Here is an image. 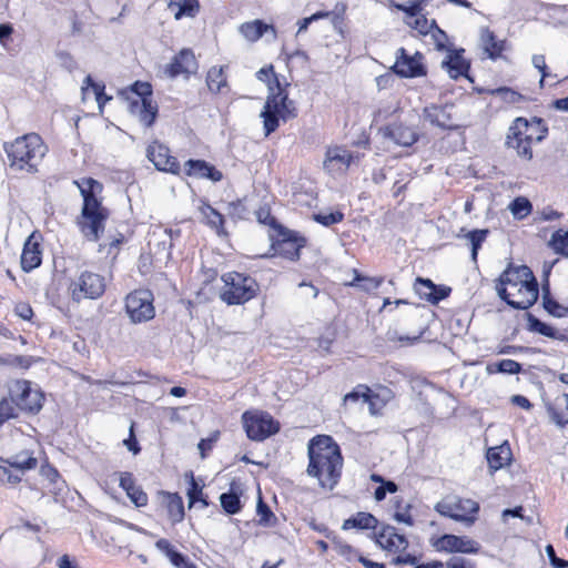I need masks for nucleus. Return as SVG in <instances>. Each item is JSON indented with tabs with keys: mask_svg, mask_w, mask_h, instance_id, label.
<instances>
[{
	"mask_svg": "<svg viewBox=\"0 0 568 568\" xmlns=\"http://www.w3.org/2000/svg\"><path fill=\"white\" fill-rule=\"evenodd\" d=\"M308 458L307 474L315 477L323 488L333 489L343 467L338 445L329 436H316L308 444Z\"/></svg>",
	"mask_w": 568,
	"mask_h": 568,
	"instance_id": "f257e3e1",
	"label": "nucleus"
},
{
	"mask_svg": "<svg viewBox=\"0 0 568 568\" xmlns=\"http://www.w3.org/2000/svg\"><path fill=\"white\" fill-rule=\"evenodd\" d=\"M526 129L531 144L542 141L547 134V128L541 119L526 120Z\"/></svg>",
	"mask_w": 568,
	"mask_h": 568,
	"instance_id": "58836bf2",
	"label": "nucleus"
},
{
	"mask_svg": "<svg viewBox=\"0 0 568 568\" xmlns=\"http://www.w3.org/2000/svg\"><path fill=\"white\" fill-rule=\"evenodd\" d=\"M494 94L499 97L504 102L509 104H516L523 101L524 97L509 88H499L494 91Z\"/></svg>",
	"mask_w": 568,
	"mask_h": 568,
	"instance_id": "5fc2aeb1",
	"label": "nucleus"
},
{
	"mask_svg": "<svg viewBox=\"0 0 568 568\" xmlns=\"http://www.w3.org/2000/svg\"><path fill=\"white\" fill-rule=\"evenodd\" d=\"M199 212L201 214L202 221L210 226L211 229L215 230L217 235H225L226 232L223 227L224 225V217L223 215L216 211L214 207H212L209 203L202 201L201 205L199 206Z\"/></svg>",
	"mask_w": 568,
	"mask_h": 568,
	"instance_id": "bb28decb",
	"label": "nucleus"
},
{
	"mask_svg": "<svg viewBox=\"0 0 568 568\" xmlns=\"http://www.w3.org/2000/svg\"><path fill=\"white\" fill-rule=\"evenodd\" d=\"M547 410L557 425L568 424V394L558 396L552 404L547 406Z\"/></svg>",
	"mask_w": 568,
	"mask_h": 568,
	"instance_id": "2f4dec72",
	"label": "nucleus"
},
{
	"mask_svg": "<svg viewBox=\"0 0 568 568\" xmlns=\"http://www.w3.org/2000/svg\"><path fill=\"white\" fill-rule=\"evenodd\" d=\"M130 113L144 126H151L158 114V105L152 99V87L148 82L136 81L124 92Z\"/></svg>",
	"mask_w": 568,
	"mask_h": 568,
	"instance_id": "423d86ee",
	"label": "nucleus"
},
{
	"mask_svg": "<svg viewBox=\"0 0 568 568\" xmlns=\"http://www.w3.org/2000/svg\"><path fill=\"white\" fill-rule=\"evenodd\" d=\"M433 547L440 552H460V554H477L480 546L474 539L467 536H456L445 534L432 540Z\"/></svg>",
	"mask_w": 568,
	"mask_h": 568,
	"instance_id": "2eb2a0df",
	"label": "nucleus"
},
{
	"mask_svg": "<svg viewBox=\"0 0 568 568\" xmlns=\"http://www.w3.org/2000/svg\"><path fill=\"white\" fill-rule=\"evenodd\" d=\"M376 544L390 552H402L408 547V541L404 535L397 532L393 526L383 527L375 535Z\"/></svg>",
	"mask_w": 568,
	"mask_h": 568,
	"instance_id": "aec40b11",
	"label": "nucleus"
},
{
	"mask_svg": "<svg viewBox=\"0 0 568 568\" xmlns=\"http://www.w3.org/2000/svg\"><path fill=\"white\" fill-rule=\"evenodd\" d=\"M435 509L445 517L471 525L476 519L479 505L471 499L449 497L438 501Z\"/></svg>",
	"mask_w": 568,
	"mask_h": 568,
	"instance_id": "1a4fd4ad",
	"label": "nucleus"
},
{
	"mask_svg": "<svg viewBox=\"0 0 568 568\" xmlns=\"http://www.w3.org/2000/svg\"><path fill=\"white\" fill-rule=\"evenodd\" d=\"M197 69V62L194 53L190 49H183L173 61L166 67L165 72L175 78L181 74L194 73Z\"/></svg>",
	"mask_w": 568,
	"mask_h": 568,
	"instance_id": "4be33fe9",
	"label": "nucleus"
},
{
	"mask_svg": "<svg viewBox=\"0 0 568 568\" xmlns=\"http://www.w3.org/2000/svg\"><path fill=\"white\" fill-rule=\"evenodd\" d=\"M521 371V365L514 359H501L497 364H490L487 366V372L489 374L493 373H504V374H518Z\"/></svg>",
	"mask_w": 568,
	"mask_h": 568,
	"instance_id": "37998d69",
	"label": "nucleus"
},
{
	"mask_svg": "<svg viewBox=\"0 0 568 568\" xmlns=\"http://www.w3.org/2000/svg\"><path fill=\"white\" fill-rule=\"evenodd\" d=\"M487 234V230H474L465 235V237L468 240L471 246V258L474 261H476L478 250L481 246L483 242L486 240Z\"/></svg>",
	"mask_w": 568,
	"mask_h": 568,
	"instance_id": "49530a36",
	"label": "nucleus"
},
{
	"mask_svg": "<svg viewBox=\"0 0 568 568\" xmlns=\"http://www.w3.org/2000/svg\"><path fill=\"white\" fill-rule=\"evenodd\" d=\"M126 495L136 507H144L148 504V495L139 486H135Z\"/></svg>",
	"mask_w": 568,
	"mask_h": 568,
	"instance_id": "052dcab7",
	"label": "nucleus"
},
{
	"mask_svg": "<svg viewBox=\"0 0 568 568\" xmlns=\"http://www.w3.org/2000/svg\"><path fill=\"white\" fill-rule=\"evenodd\" d=\"M343 219H344V214L339 211L320 212L314 215V220L324 226H331V225L337 224V223L342 222Z\"/></svg>",
	"mask_w": 568,
	"mask_h": 568,
	"instance_id": "3c124183",
	"label": "nucleus"
},
{
	"mask_svg": "<svg viewBox=\"0 0 568 568\" xmlns=\"http://www.w3.org/2000/svg\"><path fill=\"white\" fill-rule=\"evenodd\" d=\"M242 423L247 437L256 442L264 440L280 429V424L268 413L261 410L245 412Z\"/></svg>",
	"mask_w": 568,
	"mask_h": 568,
	"instance_id": "6e6552de",
	"label": "nucleus"
},
{
	"mask_svg": "<svg viewBox=\"0 0 568 568\" xmlns=\"http://www.w3.org/2000/svg\"><path fill=\"white\" fill-rule=\"evenodd\" d=\"M276 88L270 87L261 118L263 119V129L265 136L276 131L280 121L286 122L296 116V106L293 100L288 99V94L278 81Z\"/></svg>",
	"mask_w": 568,
	"mask_h": 568,
	"instance_id": "39448f33",
	"label": "nucleus"
},
{
	"mask_svg": "<svg viewBox=\"0 0 568 568\" xmlns=\"http://www.w3.org/2000/svg\"><path fill=\"white\" fill-rule=\"evenodd\" d=\"M446 568H475V565L468 559L455 556L446 562Z\"/></svg>",
	"mask_w": 568,
	"mask_h": 568,
	"instance_id": "0e129e2a",
	"label": "nucleus"
},
{
	"mask_svg": "<svg viewBox=\"0 0 568 568\" xmlns=\"http://www.w3.org/2000/svg\"><path fill=\"white\" fill-rule=\"evenodd\" d=\"M546 554L550 560V564L554 568H566L568 567V561L560 559L556 556L555 549L551 545L546 547Z\"/></svg>",
	"mask_w": 568,
	"mask_h": 568,
	"instance_id": "69168bd1",
	"label": "nucleus"
},
{
	"mask_svg": "<svg viewBox=\"0 0 568 568\" xmlns=\"http://www.w3.org/2000/svg\"><path fill=\"white\" fill-rule=\"evenodd\" d=\"M531 328H532V331H535L544 336L550 337V338L561 339V337H562L561 335H559L558 331L555 327H552L539 320L532 321Z\"/></svg>",
	"mask_w": 568,
	"mask_h": 568,
	"instance_id": "603ef678",
	"label": "nucleus"
},
{
	"mask_svg": "<svg viewBox=\"0 0 568 568\" xmlns=\"http://www.w3.org/2000/svg\"><path fill=\"white\" fill-rule=\"evenodd\" d=\"M184 173L199 179H210L213 182L221 181L223 175L214 166L203 160H189L184 164Z\"/></svg>",
	"mask_w": 568,
	"mask_h": 568,
	"instance_id": "b1692460",
	"label": "nucleus"
},
{
	"mask_svg": "<svg viewBox=\"0 0 568 568\" xmlns=\"http://www.w3.org/2000/svg\"><path fill=\"white\" fill-rule=\"evenodd\" d=\"M415 291L422 298L433 303L436 285L428 278L418 277L415 283Z\"/></svg>",
	"mask_w": 568,
	"mask_h": 568,
	"instance_id": "a18cd8bd",
	"label": "nucleus"
},
{
	"mask_svg": "<svg viewBox=\"0 0 568 568\" xmlns=\"http://www.w3.org/2000/svg\"><path fill=\"white\" fill-rule=\"evenodd\" d=\"M498 296L516 310H527L538 298V283L526 265L509 266L496 285Z\"/></svg>",
	"mask_w": 568,
	"mask_h": 568,
	"instance_id": "f03ea898",
	"label": "nucleus"
},
{
	"mask_svg": "<svg viewBox=\"0 0 568 568\" xmlns=\"http://www.w3.org/2000/svg\"><path fill=\"white\" fill-rule=\"evenodd\" d=\"M549 246L558 254L568 257V231H556L549 241Z\"/></svg>",
	"mask_w": 568,
	"mask_h": 568,
	"instance_id": "c03bdc74",
	"label": "nucleus"
},
{
	"mask_svg": "<svg viewBox=\"0 0 568 568\" xmlns=\"http://www.w3.org/2000/svg\"><path fill=\"white\" fill-rule=\"evenodd\" d=\"M21 481V475L10 470L6 466L0 465V484L17 485Z\"/></svg>",
	"mask_w": 568,
	"mask_h": 568,
	"instance_id": "4d7b16f0",
	"label": "nucleus"
},
{
	"mask_svg": "<svg viewBox=\"0 0 568 568\" xmlns=\"http://www.w3.org/2000/svg\"><path fill=\"white\" fill-rule=\"evenodd\" d=\"M486 458L489 468L493 471L499 470L504 466L508 465L511 460V449L507 442L499 446L490 447L487 450Z\"/></svg>",
	"mask_w": 568,
	"mask_h": 568,
	"instance_id": "a878e982",
	"label": "nucleus"
},
{
	"mask_svg": "<svg viewBox=\"0 0 568 568\" xmlns=\"http://www.w3.org/2000/svg\"><path fill=\"white\" fill-rule=\"evenodd\" d=\"M11 399L21 410L38 413L42 407L43 394L28 381H16L9 388Z\"/></svg>",
	"mask_w": 568,
	"mask_h": 568,
	"instance_id": "9b49d317",
	"label": "nucleus"
},
{
	"mask_svg": "<svg viewBox=\"0 0 568 568\" xmlns=\"http://www.w3.org/2000/svg\"><path fill=\"white\" fill-rule=\"evenodd\" d=\"M480 45L488 58L497 59L504 51L505 41L498 40L494 32L488 28H481L480 30Z\"/></svg>",
	"mask_w": 568,
	"mask_h": 568,
	"instance_id": "c756f323",
	"label": "nucleus"
},
{
	"mask_svg": "<svg viewBox=\"0 0 568 568\" xmlns=\"http://www.w3.org/2000/svg\"><path fill=\"white\" fill-rule=\"evenodd\" d=\"M396 74L403 78H416L425 74L423 55L419 52L408 54L404 48H399L396 62L393 67Z\"/></svg>",
	"mask_w": 568,
	"mask_h": 568,
	"instance_id": "dca6fc26",
	"label": "nucleus"
},
{
	"mask_svg": "<svg viewBox=\"0 0 568 568\" xmlns=\"http://www.w3.org/2000/svg\"><path fill=\"white\" fill-rule=\"evenodd\" d=\"M146 156L160 171L173 174H178L180 171L178 160L171 156L170 150L159 142H153L148 146Z\"/></svg>",
	"mask_w": 568,
	"mask_h": 568,
	"instance_id": "a211bd4d",
	"label": "nucleus"
},
{
	"mask_svg": "<svg viewBox=\"0 0 568 568\" xmlns=\"http://www.w3.org/2000/svg\"><path fill=\"white\" fill-rule=\"evenodd\" d=\"M187 496L190 499V504H194L195 501H202L204 506H207L206 500L202 498V488L195 483L194 479L191 481V487L187 490Z\"/></svg>",
	"mask_w": 568,
	"mask_h": 568,
	"instance_id": "680f3d73",
	"label": "nucleus"
},
{
	"mask_svg": "<svg viewBox=\"0 0 568 568\" xmlns=\"http://www.w3.org/2000/svg\"><path fill=\"white\" fill-rule=\"evenodd\" d=\"M170 562L176 568H196V566L187 560V558L181 552H176Z\"/></svg>",
	"mask_w": 568,
	"mask_h": 568,
	"instance_id": "774afa93",
	"label": "nucleus"
},
{
	"mask_svg": "<svg viewBox=\"0 0 568 568\" xmlns=\"http://www.w3.org/2000/svg\"><path fill=\"white\" fill-rule=\"evenodd\" d=\"M377 519L368 513H358L356 516L346 519L342 528L347 530L351 528L369 529L375 528Z\"/></svg>",
	"mask_w": 568,
	"mask_h": 568,
	"instance_id": "4c0bfd02",
	"label": "nucleus"
},
{
	"mask_svg": "<svg viewBox=\"0 0 568 568\" xmlns=\"http://www.w3.org/2000/svg\"><path fill=\"white\" fill-rule=\"evenodd\" d=\"M169 10L173 13L176 20L184 17L194 18L200 11L197 0H165Z\"/></svg>",
	"mask_w": 568,
	"mask_h": 568,
	"instance_id": "cd10ccee",
	"label": "nucleus"
},
{
	"mask_svg": "<svg viewBox=\"0 0 568 568\" xmlns=\"http://www.w3.org/2000/svg\"><path fill=\"white\" fill-rule=\"evenodd\" d=\"M442 68L446 70L452 79L467 77L469 62L464 57V50H447L445 59L442 61Z\"/></svg>",
	"mask_w": 568,
	"mask_h": 568,
	"instance_id": "5701e85b",
	"label": "nucleus"
},
{
	"mask_svg": "<svg viewBox=\"0 0 568 568\" xmlns=\"http://www.w3.org/2000/svg\"><path fill=\"white\" fill-rule=\"evenodd\" d=\"M222 282L220 297L227 305L244 304L255 297L258 291V284L254 278L237 272L222 275Z\"/></svg>",
	"mask_w": 568,
	"mask_h": 568,
	"instance_id": "0eeeda50",
	"label": "nucleus"
},
{
	"mask_svg": "<svg viewBox=\"0 0 568 568\" xmlns=\"http://www.w3.org/2000/svg\"><path fill=\"white\" fill-rule=\"evenodd\" d=\"M333 549L348 561L358 559L359 556L352 546L336 538L333 539Z\"/></svg>",
	"mask_w": 568,
	"mask_h": 568,
	"instance_id": "8fccbe9b",
	"label": "nucleus"
},
{
	"mask_svg": "<svg viewBox=\"0 0 568 568\" xmlns=\"http://www.w3.org/2000/svg\"><path fill=\"white\" fill-rule=\"evenodd\" d=\"M378 132L384 140L392 141L399 146H410L418 140L415 129L402 123L381 128Z\"/></svg>",
	"mask_w": 568,
	"mask_h": 568,
	"instance_id": "6ab92c4d",
	"label": "nucleus"
},
{
	"mask_svg": "<svg viewBox=\"0 0 568 568\" xmlns=\"http://www.w3.org/2000/svg\"><path fill=\"white\" fill-rule=\"evenodd\" d=\"M106 287L105 278L100 274L83 272L70 285L71 297L75 302L83 298L95 300L102 296Z\"/></svg>",
	"mask_w": 568,
	"mask_h": 568,
	"instance_id": "f8f14e48",
	"label": "nucleus"
},
{
	"mask_svg": "<svg viewBox=\"0 0 568 568\" xmlns=\"http://www.w3.org/2000/svg\"><path fill=\"white\" fill-rule=\"evenodd\" d=\"M240 33L250 42L257 41L263 34L271 32L273 38L276 31L272 24L264 23L262 20L244 22L239 27Z\"/></svg>",
	"mask_w": 568,
	"mask_h": 568,
	"instance_id": "393cba45",
	"label": "nucleus"
},
{
	"mask_svg": "<svg viewBox=\"0 0 568 568\" xmlns=\"http://www.w3.org/2000/svg\"><path fill=\"white\" fill-rule=\"evenodd\" d=\"M206 84L212 93H227L229 85L224 67L213 65L210 68L206 74Z\"/></svg>",
	"mask_w": 568,
	"mask_h": 568,
	"instance_id": "c85d7f7f",
	"label": "nucleus"
},
{
	"mask_svg": "<svg viewBox=\"0 0 568 568\" xmlns=\"http://www.w3.org/2000/svg\"><path fill=\"white\" fill-rule=\"evenodd\" d=\"M532 65L541 73V79L539 81L540 87H544V82L546 78L550 77V73L547 71V64L545 55L542 54H535L531 59Z\"/></svg>",
	"mask_w": 568,
	"mask_h": 568,
	"instance_id": "bf43d9fd",
	"label": "nucleus"
},
{
	"mask_svg": "<svg viewBox=\"0 0 568 568\" xmlns=\"http://www.w3.org/2000/svg\"><path fill=\"white\" fill-rule=\"evenodd\" d=\"M544 294H542V304L545 310L556 316V317H565L568 315V307L559 304L557 301H555L550 294L548 288L544 285L542 287Z\"/></svg>",
	"mask_w": 568,
	"mask_h": 568,
	"instance_id": "ea45409f",
	"label": "nucleus"
},
{
	"mask_svg": "<svg viewBox=\"0 0 568 568\" xmlns=\"http://www.w3.org/2000/svg\"><path fill=\"white\" fill-rule=\"evenodd\" d=\"M256 513L258 516V524L263 526H273L276 521V517L271 511L267 505H265L262 498L258 499Z\"/></svg>",
	"mask_w": 568,
	"mask_h": 568,
	"instance_id": "09e8293b",
	"label": "nucleus"
},
{
	"mask_svg": "<svg viewBox=\"0 0 568 568\" xmlns=\"http://www.w3.org/2000/svg\"><path fill=\"white\" fill-rule=\"evenodd\" d=\"M355 277L348 283L349 286H357L365 292H372L379 287L383 283V277H367L362 276L356 270H354Z\"/></svg>",
	"mask_w": 568,
	"mask_h": 568,
	"instance_id": "79ce46f5",
	"label": "nucleus"
},
{
	"mask_svg": "<svg viewBox=\"0 0 568 568\" xmlns=\"http://www.w3.org/2000/svg\"><path fill=\"white\" fill-rule=\"evenodd\" d=\"M83 100L88 99L92 94L98 103L100 112L103 110V105L110 100L104 93V87L99 83H94L92 78L88 75L82 85Z\"/></svg>",
	"mask_w": 568,
	"mask_h": 568,
	"instance_id": "72a5a7b5",
	"label": "nucleus"
},
{
	"mask_svg": "<svg viewBox=\"0 0 568 568\" xmlns=\"http://www.w3.org/2000/svg\"><path fill=\"white\" fill-rule=\"evenodd\" d=\"M423 119L430 125L443 130H455L459 126L455 105L450 103L425 106L423 110Z\"/></svg>",
	"mask_w": 568,
	"mask_h": 568,
	"instance_id": "4468645a",
	"label": "nucleus"
},
{
	"mask_svg": "<svg viewBox=\"0 0 568 568\" xmlns=\"http://www.w3.org/2000/svg\"><path fill=\"white\" fill-rule=\"evenodd\" d=\"M508 209L515 219L523 220L531 213L532 205L528 199L518 196L508 205Z\"/></svg>",
	"mask_w": 568,
	"mask_h": 568,
	"instance_id": "a19ab883",
	"label": "nucleus"
},
{
	"mask_svg": "<svg viewBox=\"0 0 568 568\" xmlns=\"http://www.w3.org/2000/svg\"><path fill=\"white\" fill-rule=\"evenodd\" d=\"M304 246L302 240L297 239H284L283 241L278 242L275 251L278 255L294 261L298 258L300 256V250Z\"/></svg>",
	"mask_w": 568,
	"mask_h": 568,
	"instance_id": "e433bc0d",
	"label": "nucleus"
},
{
	"mask_svg": "<svg viewBox=\"0 0 568 568\" xmlns=\"http://www.w3.org/2000/svg\"><path fill=\"white\" fill-rule=\"evenodd\" d=\"M432 37L434 39L435 45L438 50H444L446 48L447 36L444 31H442L437 26L433 29Z\"/></svg>",
	"mask_w": 568,
	"mask_h": 568,
	"instance_id": "338daca9",
	"label": "nucleus"
},
{
	"mask_svg": "<svg viewBox=\"0 0 568 568\" xmlns=\"http://www.w3.org/2000/svg\"><path fill=\"white\" fill-rule=\"evenodd\" d=\"M1 460L21 474L34 469L38 466V459L33 457L32 454L28 450H22L7 459Z\"/></svg>",
	"mask_w": 568,
	"mask_h": 568,
	"instance_id": "7c9ffc66",
	"label": "nucleus"
},
{
	"mask_svg": "<svg viewBox=\"0 0 568 568\" xmlns=\"http://www.w3.org/2000/svg\"><path fill=\"white\" fill-rule=\"evenodd\" d=\"M10 166L27 172H36L47 153V146L40 135L29 133L17 138L4 146Z\"/></svg>",
	"mask_w": 568,
	"mask_h": 568,
	"instance_id": "20e7f679",
	"label": "nucleus"
},
{
	"mask_svg": "<svg viewBox=\"0 0 568 568\" xmlns=\"http://www.w3.org/2000/svg\"><path fill=\"white\" fill-rule=\"evenodd\" d=\"M217 438H219V432H215L209 438L201 439L197 447H199L202 458H204L206 456V454L213 448V445L216 443Z\"/></svg>",
	"mask_w": 568,
	"mask_h": 568,
	"instance_id": "e2e57ef3",
	"label": "nucleus"
},
{
	"mask_svg": "<svg viewBox=\"0 0 568 568\" xmlns=\"http://www.w3.org/2000/svg\"><path fill=\"white\" fill-rule=\"evenodd\" d=\"M39 240L40 236L33 232L24 242L21 254V267L24 272H31L41 264L42 253Z\"/></svg>",
	"mask_w": 568,
	"mask_h": 568,
	"instance_id": "412c9836",
	"label": "nucleus"
},
{
	"mask_svg": "<svg viewBox=\"0 0 568 568\" xmlns=\"http://www.w3.org/2000/svg\"><path fill=\"white\" fill-rule=\"evenodd\" d=\"M427 0H417L410 6L397 4V9L404 11L407 14L408 20L417 17L423 10V6L426 4Z\"/></svg>",
	"mask_w": 568,
	"mask_h": 568,
	"instance_id": "13d9d810",
	"label": "nucleus"
},
{
	"mask_svg": "<svg viewBox=\"0 0 568 568\" xmlns=\"http://www.w3.org/2000/svg\"><path fill=\"white\" fill-rule=\"evenodd\" d=\"M507 144L509 148L515 149L519 156L527 160L532 158L531 142L528 140L526 119L517 118L509 129L507 136Z\"/></svg>",
	"mask_w": 568,
	"mask_h": 568,
	"instance_id": "f3484780",
	"label": "nucleus"
},
{
	"mask_svg": "<svg viewBox=\"0 0 568 568\" xmlns=\"http://www.w3.org/2000/svg\"><path fill=\"white\" fill-rule=\"evenodd\" d=\"M163 501L165 503L168 516L172 524H176L184 518L183 500L178 494L162 493Z\"/></svg>",
	"mask_w": 568,
	"mask_h": 568,
	"instance_id": "473e14b6",
	"label": "nucleus"
},
{
	"mask_svg": "<svg viewBox=\"0 0 568 568\" xmlns=\"http://www.w3.org/2000/svg\"><path fill=\"white\" fill-rule=\"evenodd\" d=\"M358 399L369 404V410L373 415L378 413V409L376 408V400L378 399V395H373L369 388L365 386H358L353 392L344 396L345 403L357 402Z\"/></svg>",
	"mask_w": 568,
	"mask_h": 568,
	"instance_id": "c9c22d12",
	"label": "nucleus"
},
{
	"mask_svg": "<svg viewBox=\"0 0 568 568\" xmlns=\"http://www.w3.org/2000/svg\"><path fill=\"white\" fill-rule=\"evenodd\" d=\"M256 78L260 81L265 82L267 84L268 89H270V87L276 88V82L275 81H278L276 75H275V73H274V70H273L272 65L264 67V68L260 69L256 72Z\"/></svg>",
	"mask_w": 568,
	"mask_h": 568,
	"instance_id": "6e6d98bb",
	"label": "nucleus"
},
{
	"mask_svg": "<svg viewBox=\"0 0 568 568\" xmlns=\"http://www.w3.org/2000/svg\"><path fill=\"white\" fill-rule=\"evenodd\" d=\"M125 310L133 323H142L154 317L153 295L148 290L130 293L125 298Z\"/></svg>",
	"mask_w": 568,
	"mask_h": 568,
	"instance_id": "ddd939ff",
	"label": "nucleus"
},
{
	"mask_svg": "<svg viewBox=\"0 0 568 568\" xmlns=\"http://www.w3.org/2000/svg\"><path fill=\"white\" fill-rule=\"evenodd\" d=\"M407 24L417 30L420 34H427L436 27L435 20H428L426 17L418 14L412 20L406 21Z\"/></svg>",
	"mask_w": 568,
	"mask_h": 568,
	"instance_id": "de8ad7c7",
	"label": "nucleus"
},
{
	"mask_svg": "<svg viewBox=\"0 0 568 568\" xmlns=\"http://www.w3.org/2000/svg\"><path fill=\"white\" fill-rule=\"evenodd\" d=\"M13 404L14 402L11 398H3L0 400V425L12 417H16L17 406Z\"/></svg>",
	"mask_w": 568,
	"mask_h": 568,
	"instance_id": "864d4df0",
	"label": "nucleus"
},
{
	"mask_svg": "<svg viewBox=\"0 0 568 568\" xmlns=\"http://www.w3.org/2000/svg\"><path fill=\"white\" fill-rule=\"evenodd\" d=\"M240 489L235 483L231 484L229 493H224L220 496V503L222 508L230 515H234L241 511L242 504L240 500Z\"/></svg>",
	"mask_w": 568,
	"mask_h": 568,
	"instance_id": "f704fd0d",
	"label": "nucleus"
},
{
	"mask_svg": "<svg viewBox=\"0 0 568 568\" xmlns=\"http://www.w3.org/2000/svg\"><path fill=\"white\" fill-rule=\"evenodd\" d=\"M74 183L83 197L77 224L87 240L95 242L104 230L105 221L109 217V211L102 205L100 196L103 185L92 178H83Z\"/></svg>",
	"mask_w": 568,
	"mask_h": 568,
	"instance_id": "7ed1b4c3",
	"label": "nucleus"
},
{
	"mask_svg": "<svg viewBox=\"0 0 568 568\" xmlns=\"http://www.w3.org/2000/svg\"><path fill=\"white\" fill-rule=\"evenodd\" d=\"M363 154L352 152L342 145L328 146L323 160V170L332 176H341L349 166L361 161Z\"/></svg>",
	"mask_w": 568,
	"mask_h": 568,
	"instance_id": "9d476101",
	"label": "nucleus"
}]
</instances>
